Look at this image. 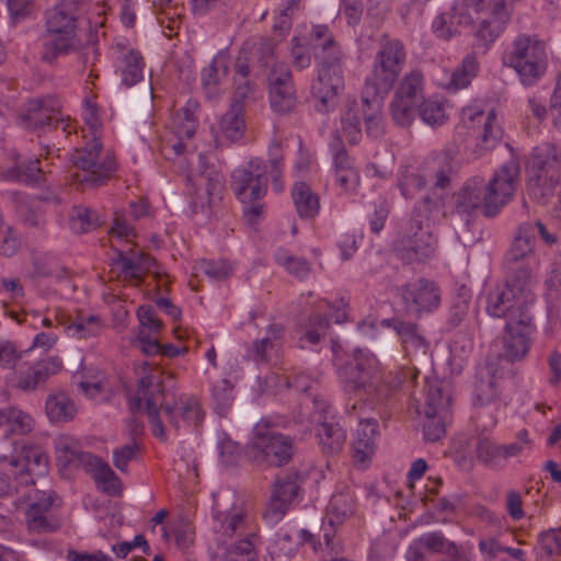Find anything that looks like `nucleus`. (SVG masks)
Returning <instances> with one entry per match:
<instances>
[{
    "label": "nucleus",
    "instance_id": "f8f14e48",
    "mask_svg": "<svg viewBox=\"0 0 561 561\" xmlns=\"http://www.w3.org/2000/svg\"><path fill=\"white\" fill-rule=\"evenodd\" d=\"M424 76L421 70L412 69L399 81L389 104L392 121L401 127H409L416 115L420 103L424 100Z\"/></svg>",
    "mask_w": 561,
    "mask_h": 561
},
{
    "label": "nucleus",
    "instance_id": "ea45409f",
    "mask_svg": "<svg viewBox=\"0 0 561 561\" xmlns=\"http://www.w3.org/2000/svg\"><path fill=\"white\" fill-rule=\"evenodd\" d=\"M480 64L476 51L467 54L459 66L455 68L451 73L450 80L446 84L448 91L456 92L466 89L470 85L471 81L478 76Z\"/></svg>",
    "mask_w": 561,
    "mask_h": 561
},
{
    "label": "nucleus",
    "instance_id": "6e6d98bb",
    "mask_svg": "<svg viewBox=\"0 0 561 561\" xmlns=\"http://www.w3.org/2000/svg\"><path fill=\"white\" fill-rule=\"evenodd\" d=\"M417 108L421 119L432 127L440 126L448 119L445 103L439 100H423Z\"/></svg>",
    "mask_w": 561,
    "mask_h": 561
},
{
    "label": "nucleus",
    "instance_id": "2eb2a0df",
    "mask_svg": "<svg viewBox=\"0 0 561 561\" xmlns=\"http://www.w3.org/2000/svg\"><path fill=\"white\" fill-rule=\"evenodd\" d=\"M512 16L506 0H489L486 11L473 25V48L486 53L504 32Z\"/></svg>",
    "mask_w": 561,
    "mask_h": 561
},
{
    "label": "nucleus",
    "instance_id": "3c124183",
    "mask_svg": "<svg viewBox=\"0 0 561 561\" xmlns=\"http://www.w3.org/2000/svg\"><path fill=\"white\" fill-rule=\"evenodd\" d=\"M503 445H499L486 438L480 439L476 447L477 458L485 467L491 469H502L506 465Z\"/></svg>",
    "mask_w": 561,
    "mask_h": 561
},
{
    "label": "nucleus",
    "instance_id": "6e6552de",
    "mask_svg": "<svg viewBox=\"0 0 561 561\" xmlns=\"http://www.w3.org/2000/svg\"><path fill=\"white\" fill-rule=\"evenodd\" d=\"M213 519L214 530L224 542L234 537L252 536L255 530L243 500L230 489L214 494Z\"/></svg>",
    "mask_w": 561,
    "mask_h": 561
},
{
    "label": "nucleus",
    "instance_id": "774afa93",
    "mask_svg": "<svg viewBox=\"0 0 561 561\" xmlns=\"http://www.w3.org/2000/svg\"><path fill=\"white\" fill-rule=\"evenodd\" d=\"M549 113L553 127L561 134V71L557 77L556 87L550 96Z\"/></svg>",
    "mask_w": 561,
    "mask_h": 561
},
{
    "label": "nucleus",
    "instance_id": "4d7b16f0",
    "mask_svg": "<svg viewBox=\"0 0 561 561\" xmlns=\"http://www.w3.org/2000/svg\"><path fill=\"white\" fill-rule=\"evenodd\" d=\"M73 51L77 53L78 61L83 69H89L87 82L93 84L94 80L99 78V72L95 69L100 56L96 42L90 41L82 46L78 43V47Z\"/></svg>",
    "mask_w": 561,
    "mask_h": 561
},
{
    "label": "nucleus",
    "instance_id": "8fccbe9b",
    "mask_svg": "<svg viewBox=\"0 0 561 561\" xmlns=\"http://www.w3.org/2000/svg\"><path fill=\"white\" fill-rule=\"evenodd\" d=\"M42 178V169L39 160H20V156L15 158L14 167L7 171V179L18 181L25 184L38 183Z\"/></svg>",
    "mask_w": 561,
    "mask_h": 561
},
{
    "label": "nucleus",
    "instance_id": "69168bd1",
    "mask_svg": "<svg viewBox=\"0 0 561 561\" xmlns=\"http://www.w3.org/2000/svg\"><path fill=\"white\" fill-rule=\"evenodd\" d=\"M107 380L102 371H96L95 375L84 376L79 382L81 391L91 399H98L105 393Z\"/></svg>",
    "mask_w": 561,
    "mask_h": 561
},
{
    "label": "nucleus",
    "instance_id": "7c9ffc66",
    "mask_svg": "<svg viewBox=\"0 0 561 561\" xmlns=\"http://www.w3.org/2000/svg\"><path fill=\"white\" fill-rule=\"evenodd\" d=\"M199 182L203 187L193 186V192L191 193V207L195 214L204 211L215 201L220 199L225 187L224 178L215 171L208 173L207 176L201 175Z\"/></svg>",
    "mask_w": 561,
    "mask_h": 561
},
{
    "label": "nucleus",
    "instance_id": "5701e85b",
    "mask_svg": "<svg viewBox=\"0 0 561 561\" xmlns=\"http://www.w3.org/2000/svg\"><path fill=\"white\" fill-rule=\"evenodd\" d=\"M530 225H525L519 228L518 234L506 253L505 261L514 272L517 268H529L531 275L536 277L535 268L538 265V261L534 252L535 239L530 234Z\"/></svg>",
    "mask_w": 561,
    "mask_h": 561
},
{
    "label": "nucleus",
    "instance_id": "b1692460",
    "mask_svg": "<svg viewBox=\"0 0 561 561\" xmlns=\"http://www.w3.org/2000/svg\"><path fill=\"white\" fill-rule=\"evenodd\" d=\"M231 67V56L228 50H220L210 64L201 72L202 90L205 96L215 101L221 95L220 85L227 79Z\"/></svg>",
    "mask_w": 561,
    "mask_h": 561
},
{
    "label": "nucleus",
    "instance_id": "aec40b11",
    "mask_svg": "<svg viewBox=\"0 0 561 561\" xmlns=\"http://www.w3.org/2000/svg\"><path fill=\"white\" fill-rule=\"evenodd\" d=\"M534 329L533 317L529 313H520L519 318L507 321L503 337L504 358L508 362L523 359L529 352Z\"/></svg>",
    "mask_w": 561,
    "mask_h": 561
},
{
    "label": "nucleus",
    "instance_id": "dca6fc26",
    "mask_svg": "<svg viewBox=\"0 0 561 561\" xmlns=\"http://www.w3.org/2000/svg\"><path fill=\"white\" fill-rule=\"evenodd\" d=\"M461 121L476 133L479 154L493 149L503 136L494 111L484 112L477 105H469L461 110Z\"/></svg>",
    "mask_w": 561,
    "mask_h": 561
},
{
    "label": "nucleus",
    "instance_id": "a18cd8bd",
    "mask_svg": "<svg viewBox=\"0 0 561 561\" xmlns=\"http://www.w3.org/2000/svg\"><path fill=\"white\" fill-rule=\"evenodd\" d=\"M488 3L484 0H454L451 8L456 12L458 23L462 27H470L486 11Z\"/></svg>",
    "mask_w": 561,
    "mask_h": 561
},
{
    "label": "nucleus",
    "instance_id": "9b49d317",
    "mask_svg": "<svg viewBox=\"0 0 561 561\" xmlns=\"http://www.w3.org/2000/svg\"><path fill=\"white\" fill-rule=\"evenodd\" d=\"M295 451L296 446L290 436L270 431L267 424L260 422L254 428L248 455L256 463L280 467L290 461Z\"/></svg>",
    "mask_w": 561,
    "mask_h": 561
},
{
    "label": "nucleus",
    "instance_id": "2f4dec72",
    "mask_svg": "<svg viewBox=\"0 0 561 561\" xmlns=\"http://www.w3.org/2000/svg\"><path fill=\"white\" fill-rule=\"evenodd\" d=\"M57 460L64 466L85 467L89 461H95V456L82 450L79 439L69 435L60 434L54 439Z\"/></svg>",
    "mask_w": 561,
    "mask_h": 561
},
{
    "label": "nucleus",
    "instance_id": "79ce46f5",
    "mask_svg": "<svg viewBox=\"0 0 561 561\" xmlns=\"http://www.w3.org/2000/svg\"><path fill=\"white\" fill-rule=\"evenodd\" d=\"M118 69L122 73V82L126 87H131L142 80L145 61L139 51L126 49L118 57Z\"/></svg>",
    "mask_w": 561,
    "mask_h": 561
},
{
    "label": "nucleus",
    "instance_id": "393cba45",
    "mask_svg": "<svg viewBox=\"0 0 561 561\" xmlns=\"http://www.w3.org/2000/svg\"><path fill=\"white\" fill-rule=\"evenodd\" d=\"M344 89V76L318 71L311 85V96L316 101V110L329 112L337 105L340 92Z\"/></svg>",
    "mask_w": 561,
    "mask_h": 561
},
{
    "label": "nucleus",
    "instance_id": "680f3d73",
    "mask_svg": "<svg viewBox=\"0 0 561 561\" xmlns=\"http://www.w3.org/2000/svg\"><path fill=\"white\" fill-rule=\"evenodd\" d=\"M83 119L85 125L82 129L83 137L88 138L90 136L91 138L96 137L100 139L101 122L99 117V106L91 99L84 101Z\"/></svg>",
    "mask_w": 561,
    "mask_h": 561
},
{
    "label": "nucleus",
    "instance_id": "9d476101",
    "mask_svg": "<svg viewBox=\"0 0 561 561\" xmlns=\"http://www.w3.org/2000/svg\"><path fill=\"white\" fill-rule=\"evenodd\" d=\"M71 162L77 169L73 180L89 187L105 184L117 170L114 154L111 151H104L96 137L87 140L83 147L75 149Z\"/></svg>",
    "mask_w": 561,
    "mask_h": 561
},
{
    "label": "nucleus",
    "instance_id": "f257e3e1",
    "mask_svg": "<svg viewBox=\"0 0 561 561\" xmlns=\"http://www.w3.org/2000/svg\"><path fill=\"white\" fill-rule=\"evenodd\" d=\"M163 389L158 369H150L138 383L137 394L130 400L133 412L146 405V412L152 434L161 440L167 439L162 416L176 431L196 427L203 422L204 412L196 398L181 397L173 405L162 407Z\"/></svg>",
    "mask_w": 561,
    "mask_h": 561
},
{
    "label": "nucleus",
    "instance_id": "f03ea898",
    "mask_svg": "<svg viewBox=\"0 0 561 561\" xmlns=\"http://www.w3.org/2000/svg\"><path fill=\"white\" fill-rule=\"evenodd\" d=\"M527 190L540 205L553 207L561 215V151L552 144L536 147L529 158Z\"/></svg>",
    "mask_w": 561,
    "mask_h": 561
},
{
    "label": "nucleus",
    "instance_id": "bb28decb",
    "mask_svg": "<svg viewBox=\"0 0 561 561\" xmlns=\"http://www.w3.org/2000/svg\"><path fill=\"white\" fill-rule=\"evenodd\" d=\"M232 89L231 105L233 106L243 108L245 103L255 101L257 98L260 88L256 80L250 76V67L245 59L239 58L234 64Z\"/></svg>",
    "mask_w": 561,
    "mask_h": 561
},
{
    "label": "nucleus",
    "instance_id": "c9c22d12",
    "mask_svg": "<svg viewBox=\"0 0 561 561\" xmlns=\"http://www.w3.org/2000/svg\"><path fill=\"white\" fill-rule=\"evenodd\" d=\"M284 331V325L280 323L270 324L266 329V335L253 341L248 350L247 356L256 363L267 362L270 359V353L278 346L283 340Z\"/></svg>",
    "mask_w": 561,
    "mask_h": 561
},
{
    "label": "nucleus",
    "instance_id": "603ef678",
    "mask_svg": "<svg viewBox=\"0 0 561 561\" xmlns=\"http://www.w3.org/2000/svg\"><path fill=\"white\" fill-rule=\"evenodd\" d=\"M389 325L400 336L405 348L425 350V339L419 331L417 324L399 319H392Z\"/></svg>",
    "mask_w": 561,
    "mask_h": 561
},
{
    "label": "nucleus",
    "instance_id": "bf43d9fd",
    "mask_svg": "<svg viewBox=\"0 0 561 561\" xmlns=\"http://www.w3.org/2000/svg\"><path fill=\"white\" fill-rule=\"evenodd\" d=\"M275 261L299 279L306 278L310 273V264L307 260L295 256L285 249H278L275 252Z\"/></svg>",
    "mask_w": 561,
    "mask_h": 561
},
{
    "label": "nucleus",
    "instance_id": "72a5a7b5",
    "mask_svg": "<svg viewBox=\"0 0 561 561\" xmlns=\"http://www.w3.org/2000/svg\"><path fill=\"white\" fill-rule=\"evenodd\" d=\"M386 96L371 94H360L364 114V126L367 137L370 139H380L386 131V124L382 116L383 100Z\"/></svg>",
    "mask_w": 561,
    "mask_h": 561
},
{
    "label": "nucleus",
    "instance_id": "49530a36",
    "mask_svg": "<svg viewBox=\"0 0 561 561\" xmlns=\"http://www.w3.org/2000/svg\"><path fill=\"white\" fill-rule=\"evenodd\" d=\"M319 444L324 453L336 454L345 443V431L336 423H322L318 428Z\"/></svg>",
    "mask_w": 561,
    "mask_h": 561
},
{
    "label": "nucleus",
    "instance_id": "c756f323",
    "mask_svg": "<svg viewBox=\"0 0 561 561\" xmlns=\"http://www.w3.org/2000/svg\"><path fill=\"white\" fill-rule=\"evenodd\" d=\"M113 264L118 268L124 279L139 282L145 274L151 271L156 263L152 257L140 251L119 250L117 256L113 259Z\"/></svg>",
    "mask_w": 561,
    "mask_h": 561
},
{
    "label": "nucleus",
    "instance_id": "c03bdc74",
    "mask_svg": "<svg viewBox=\"0 0 561 561\" xmlns=\"http://www.w3.org/2000/svg\"><path fill=\"white\" fill-rule=\"evenodd\" d=\"M103 219L100 215L83 206L76 205L69 213V226L75 233H85L101 226Z\"/></svg>",
    "mask_w": 561,
    "mask_h": 561
},
{
    "label": "nucleus",
    "instance_id": "20e7f679",
    "mask_svg": "<svg viewBox=\"0 0 561 561\" xmlns=\"http://www.w3.org/2000/svg\"><path fill=\"white\" fill-rule=\"evenodd\" d=\"M407 59L408 51L402 41L387 34L381 35L362 92L368 96L388 95L399 81Z\"/></svg>",
    "mask_w": 561,
    "mask_h": 561
},
{
    "label": "nucleus",
    "instance_id": "39448f33",
    "mask_svg": "<svg viewBox=\"0 0 561 561\" xmlns=\"http://www.w3.org/2000/svg\"><path fill=\"white\" fill-rule=\"evenodd\" d=\"M537 277L529 268H517L505 283L492 288L486 297V312L494 318H519L528 313V306L534 301L533 293Z\"/></svg>",
    "mask_w": 561,
    "mask_h": 561
},
{
    "label": "nucleus",
    "instance_id": "ddd939ff",
    "mask_svg": "<svg viewBox=\"0 0 561 561\" xmlns=\"http://www.w3.org/2000/svg\"><path fill=\"white\" fill-rule=\"evenodd\" d=\"M20 118L34 130H60L65 137L76 130L75 123L62 115L61 103L55 96L30 100Z\"/></svg>",
    "mask_w": 561,
    "mask_h": 561
},
{
    "label": "nucleus",
    "instance_id": "a878e982",
    "mask_svg": "<svg viewBox=\"0 0 561 561\" xmlns=\"http://www.w3.org/2000/svg\"><path fill=\"white\" fill-rule=\"evenodd\" d=\"M300 476L298 472H288L278 477L270 501L268 513L280 518L300 491Z\"/></svg>",
    "mask_w": 561,
    "mask_h": 561
},
{
    "label": "nucleus",
    "instance_id": "0e129e2a",
    "mask_svg": "<svg viewBox=\"0 0 561 561\" xmlns=\"http://www.w3.org/2000/svg\"><path fill=\"white\" fill-rule=\"evenodd\" d=\"M211 397L217 409L227 410L233 402V385L227 378L218 380L211 388Z\"/></svg>",
    "mask_w": 561,
    "mask_h": 561
},
{
    "label": "nucleus",
    "instance_id": "412c9836",
    "mask_svg": "<svg viewBox=\"0 0 561 561\" xmlns=\"http://www.w3.org/2000/svg\"><path fill=\"white\" fill-rule=\"evenodd\" d=\"M62 368V360L57 357H48L31 365L23 364L15 370L13 386L23 392H32L44 387L50 376L56 375Z\"/></svg>",
    "mask_w": 561,
    "mask_h": 561
},
{
    "label": "nucleus",
    "instance_id": "58836bf2",
    "mask_svg": "<svg viewBox=\"0 0 561 561\" xmlns=\"http://www.w3.org/2000/svg\"><path fill=\"white\" fill-rule=\"evenodd\" d=\"M104 327L99 316L79 312L66 324V331L75 339H90L99 336Z\"/></svg>",
    "mask_w": 561,
    "mask_h": 561
},
{
    "label": "nucleus",
    "instance_id": "1a4fd4ad",
    "mask_svg": "<svg viewBox=\"0 0 561 561\" xmlns=\"http://www.w3.org/2000/svg\"><path fill=\"white\" fill-rule=\"evenodd\" d=\"M436 247L437 240L431 230L426 210L415 207L394 241L397 255L408 264L421 263L434 256Z\"/></svg>",
    "mask_w": 561,
    "mask_h": 561
},
{
    "label": "nucleus",
    "instance_id": "e2e57ef3",
    "mask_svg": "<svg viewBox=\"0 0 561 561\" xmlns=\"http://www.w3.org/2000/svg\"><path fill=\"white\" fill-rule=\"evenodd\" d=\"M540 558L561 553V527L541 533L537 547Z\"/></svg>",
    "mask_w": 561,
    "mask_h": 561
},
{
    "label": "nucleus",
    "instance_id": "f3484780",
    "mask_svg": "<svg viewBox=\"0 0 561 561\" xmlns=\"http://www.w3.org/2000/svg\"><path fill=\"white\" fill-rule=\"evenodd\" d=\"M4 469L13 473L20 485L34 484V476H43L48 469V456L39 446L23 445L19 456L2 459Z\"/></svg>",
    "mask_w": 561,
    "mask_h": 561
},
{
    "label": "nucleus",
    "instance_id": "a211bd4d",
    "mask_svg": "<svg viewBox=\"0 0 561 561\" xmlns=\"http://www.w3.org/2000/svg\"><path fill=\"white\" fill-rule=\"evenodd\" d=\"M268 99L271 107L279 114L293 112L297 105V94L291 71L282 62L273 65L268 75Z\"/></svg>",
    "mask_w": 561,
    "mask_h": 561
},
{
    "label": "nucleus",
    "instance_id": "e433bc0d",
    "mask_svg": "<svg viewBox=\"0 0 561 561\" xmlns=\"http://www.w3.org/2000/svg\"><path fill=\"white\" fill-rule=\"evenodd\" d=\"M291 197L298 216L301 219H312L320 210V198L310 185L305 182L295 183Z\"/></svg>",
    "mask_w": 561,
    "mask_h": 561
},
{
    "label": "nucleus",
    "instance_id": "cd10ccee",
    "mask_svg": "<svg viewBox=\"0 0 561 561\" xmlns=\"http://www.w3.org/2000/svg\"><path fill=\"white\" fill-rule=\"evenodd\" d=\"M379 435V424L376 419H360L352 443L353 458L356 462L369 460L376 450V438Z\"/></svg>",
    "mask_w": 561,
    "mask_h": 561
},
{
    "label": "nucleus",
    "instance_id": "7ed1b4c3",
    "mask_svg": "<svg viewBox=\"0 0 561 561\" xmlns=\"http://www.w3.org/2000/svg\"><path fill=\"white\" fill-rule=\"evenodd\" d=\"M337 374L346 393L364 397L360 408L368 405L374 409L376 404L387 400L382 367L373 353L356 350L353 359L345 363Z\"/></svg>",
    "mask_w": 561,
    "mask_h": 561
},
{
    "label": "nucleus",
    "instance_id": "4be33fe9",
    "mask_svg": "<svg viewBox=\"0 0 561 561\" xmlns=\"http://www.w3.org/2000/svg\"><path fill=\"white\" fill-rule=\"evenodd\" d=\"M401 297L409 312H431L440 304L439 290L435 283L424 278L409 283L401 288Z\"/></svg>",
    "mask_w": 561,
    "mask_h": 561
},
{
    "label": "nucleus",
    "instance_id": "f704fd0d",
    "mask_svg": "<svg viewBox=\"0 0 561 561\" xmlns=\"http://www.w3.org/2000/svg\"><path fill=\"white\" fill-rule=\"evenodd\" d=\"M53 505L50 496L33 503L26 511V523L32 531L53 533L59 528V522L49 516L48 512Z\"/></svg>",
    "mask_w": 561,
    "mask_h": 561
},
{
    "label": "nucleus",
    "instance_id": "4468645a",
    "mask_svg": "<svg viewBox=\"0 0 561 561\" xmlns=\"http://www.w3.org/2000/svg\"><path fill=\"white\" fill-rule=\"evenodd\" d=\"M267 163L261 158L251 159L245 167L233 171L231 188L242 204L256 202L267 192Z\"/></svg>",
    "mask_w": 561,
    "mask_h": 561
},
{
    "label": "nucleus",
    "instance_id": "864d4df0",
    "mask_svg": "<svg viewBox=\"0 0 561 561\" xmlns=\"http://www.w3.org/2000/svg\"><path fill=\"white\" fill-rule=\"evenodd\" d=\"M459 27H462L456 18V12L450 9L438 13L432 22L433 34L442 41H450L460 34Z\"/></svg>",
    "mask_w": 561,
    "mask_h": 561
},
{
    "label": "nucleus",
    "instance_id": "423d86ee",
    "mask_svg": "<svg viewBox=\"0 0 561 561\" xmlns=\"http://www.w3.org/2000/svg\"><path fill=\"white\" fill-rule=\"evenodd\" d=\"M503 65L515 71L525 88L534 87L548 69L546 43L536 34H518L505 51Z\"/></svg>",
    "mask_w": 561,
    "mask_h": 561
},
{
    "label": "nucleus",
    "instance_id": "13d9d810",
    "mask_svg": "<svg viewBox=\"0 0 561 561\" xmlns=\"http://www.w3.org/2000/svg\"><path fill=\"white\" fill-rule=\"evenodd\" d=\"M268 157V162H266L268 167L267 174L271 175L273 190L276 193H282L284 191V183L282 180L284 156L278 141L273 140L270 145Z\"/></svg>",
    "mask_w": 561,
    "mask_h": 561
},
{
    "label": "nucleus",
    "instance_id": "052dcab7",
    "mask_svg": "<svg viewBox=\"0 0 561 561\" xmlns=\"http://www.w3.org/2000/svg\"><path fill=\"white\" fill-rule=\"evenodd\" d=\"M419 371L410 367L398 368L390 371L382 369V383L387 388V399L407 380L414 381Z\"/></svg>",
    "mask_w": 561,
    "mask_h": 561
},
{
    "label": "nucleus",
    "instance_id": "de8ad7c7",
    "mask_svg": "<svg viewBox=\"0 0 561 561\" xmlns=\"http://www.w3.org/2000/svg\"><path fill=\"white\" fill-rule=\"evenodd\" d=\"M220 129L224 136L232 142L242 139L247 129L243 108L230 105L220 119Z\"/></svg>",
    "mask_w": 561,
    "mask_h": 561
},
{
    "label": "nucleus",
    "instance_id": "5fc2aeb1",
    "mask_svg": "<svg viewBox=\"0 0 561 561\" xmlns=\"http://www.w3.org/2000/svg\"><path fill=\"white\" fill-rule=\"evenodd\" d=\"M7 425L10 431L25 435L34 427V420L25 412L16 408L0 409V426Z\"/></svg>",
    "mask_w": 561,
    "mask_h": 561
},
{
    "label": "nucleus",
    "instance_id": "6ab92c4d",
    "mask_svg": "<svg viewBox=\"0 0 561 561\" xmlns=\"http://www.w3.org/2000/svg\"><path fill=\"white\" fill-rule=\"evenodd\" d=\"M520 179V163L516 158L505 162L485 184L489 205L494 213L506 205L514 196Z\"/></svg>",
    "mask_w": 561,
    "mask_h": 561
},
{
    "label": "nucleus",
    "instance_id": "c85d7f7f",
    "mask_svg": "<svg viewBox=\"0 0 561 561\" xmlns=\"http://www.w3.org/2000/svg\"><path fill=\"white\" fill-rule=\"evenodd\" d=\"M423 413L425 416L449 415L451 389L447 381L426 379Z\"/></svg>",
    "mask_w": 561,
    "mask_h": 561
},
{
    "label": "nucleus",
    "instance_id": "473e14b6",
    "mask_svg": "<svg viewBox=\"0 0 561 561\" xmlns=\"http://www.w3.org/2000/svg\"><path fill=\"white\" fill-rule=\"evenodd\" d=\"M485 183L481 179L469 180L457 196V206L463 211L481 208L485 216H494L492 205H489Z\"/></svg>",
    "mask_w": 561,
    "mask_h": 561
},
{
    "label": "nucleus",
    "instance_id": "a19ab883",
    "mask_svg": "<svg viewBox=\"0 0 561 561\" xmlns=\"http://www.w3.org/2000/svg\"><path fill=\"white\" fill-rule=\"evenodd\" d=\"M199 103L196 99H188L183 107H181L173 117L174 134L179 137L191 139L196 131L198 125L197 111Z\"/></svg>",
    "mask_w": 561,
    "mask_h": 561
},
{
    "label": "nucleus",
    "instance_id": "09e8293b",
    "mask_svg": "<svg viewBox=\"0 0 561 561\" xmlns=\"http://www.w3.org/2000/svg\"><path fill=\"white\" fill-rule=\"evenodd\" d=\"M87 470L93 471V477L98 483L103 484V491L107 494L115 495L121 491V480L111 467L99 457L95 461H89L85 467Z\"/></svg>",
    "mask_w": 561,
    "mask_h": 561
},
{
    "label": "nucleus",
    "instance_id": "4c0bfd02",
    "mask_svg": "<svg viewBox=\"0 0 561 561\" xmlns=\"http://www.w3.org/2000/svg\"><path fill=\"white\" fill-rule=\"evenodd\" d=\"M47 417L51 423H67L73 420L77 408L65 392L50 393L45 402Z\"/></svg>",
    "mask_w": 561,
    "mask_h": 561
},
{
    "label": "nucleus",
    "instance_id": "37998d69",
    "mask_svg": "<svg viewBox=\"0 0 561 561\" xmlns=\"http://www.w3.org/2000/svg\"><path fill=\"white\" fill-rule=\"evenodd\" d=\"M316 58L318 71L344 76L346 54L337 42L330 46H324L320 53L316 55Z\"/></svg>",
    "mask_w": 561,
    "mask_h": 561
},
{
    "label": "nucleus",
    "instance_id": "0eeeda50",
    "mask_svg": "<svg viewBox=\"0 0 561 561\" xmlns=\"http://www.w3.org/2000/svg\"><path fill=\"white\" fill-rule=\"evenodd\" d=\"M81 11L80 0H62L47 14V37L43 59L47 62L68 55L78 47L77 21Z\"/></svg>",
    "mask_w": 561,
    "mask_h": 561
},
{
    "label": "nucleus",
    "instance_id": "338daca9",
    "mask_svg": "<svg viewBox=\"0 0 561 561\" xmlns=\"http://www.w3.org/2000/svg\"><path fill=\"white\" fill-rule=\"evenodd\" d=\"M353 512L351 500L344 494H335L332 496L328 505V515L330 523L340 522L351 515Z\"/></svg>",
    "mask_w": 561,
    "mask_h": 561
}]
</instances>
